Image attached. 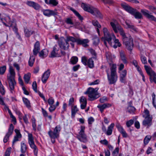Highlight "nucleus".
Instances as JSON below:
<instances>
[{"mask_svg": "<svg viewBox=\"0 0 156 156\" xmlns=\"http://www.w3.org/2000/svg\"><path fill=\"white\" fill-rule=\"evenodd\" d=\"M110 24L115 32L117 33L119 31L122 36V41L126 48L131 51L133 47V40L132 37L130 36L127 37L123 28L120 26L116 25L113 22H111Z\"/></svg>", "mask_w": 156, "mask_h": 156, "instance_id": "nucleus-1", "label": "nucleus"}, {"mask_svg": "<svg viewBox=\"0 0 156 156\" xmlns=\"http://www.w3.org/2000/svg\"><path fill=\"white\" fill-rule=\"evenodd\" d=\"M81 7L84 11L90 13L98 18H102V16L100 12L97 9L90 6L89 4L82 3Z\"/></svg>", "mask_w": 156, "mask_h": 156, "instance_id": "nucleus-2", "label": "nucleus"}, {"mask_svg": "<svg viewBox=\"0 0 156 156\" xmlns=\"http://www.w3.org/2000/svg\"><path fill=\"white\" fill-rule=\"evenodd\" d=\"M122 7L127 12L133 16L136 19H141L143 16L141 14L137 11L136 9L133 8L128 5L126 3L121 4Z\"/></svg>", "mask_w": 156, "mask_h": 156, "instance_id": "nucleus-3", "label": "nucleus"}, {"mask_svg": "<svg viewBox=\"0 0 156 156\" xmlns=\"http://www.w3.org/2000/svg\"><path fill=\"white\" fill-rule=\"evenodd\" d=\"M103 31L104 33V37L101 38L102 41H103L105 45L107 46V42L110 45H112V40L115 38V36L114 34H109L107 29L105 27L103 29Z\"/></svg>", "mask_w": 156, "mask_h": 156, "instance_id": "nucleus-4", "label": "nucleus"}, {"mask_svg": "<svg viewBox=\"0 0 156 156\" xmlns=\"http://www.w3.org/2000/svg\"><path fill=\"white\" fill-rule=\"evenodd\" d=\"M110 69L111 70V76L109 75L108 70H107L106 72L109 83L110 84H112L116 82L118 77L116 71V65L113 64Z\"/></svg>", "mask_w": 156, "mask_h": 156, "instance_id": "nucleus-5", "label": "nucleus"}, {"mask_svg": "<svg viewBox=\"0 0 156 156\" xmlns=\"http://www.w3.org/2000/svg\"><path fill=\"white\" fill-rule=\"evenodd\" d=\"M98 89V88L94 89L89 87L84 93L85 94H88L90 100L93 101L98 98L99 97L97 91Z\"/></svg>", "mask_w": 156, "mask_h": 156, "instance_id": "nucleus-6", "label": "nucleus"}, {"mask_svg": "<svg viewBox=\"0 0 156 156\" xmlns=\"http://www.w3.org/2000/svg\"><path fill=\"white\" fill-rule=\"evenodd\" d=\"M85 127L81 126L80 130L77 135V138L81 142L85 143L87 142V135L85 133Z\"/></svg>", "mask_w": 156, "mask_h": 156, "instance_id": "nucleus-7", "label": "nucleus"}, {"mask_svg": "<svg viewBox=\"0 0 156 156\" xmlns=\"http://www.w3.org/2000/svg\"><path fill=\"white\" fill-rule=\"evenodd\" d=\"M28 142L30 147L34 150V152L35 155H37L38 152V149L35 145L33 135L31 133L28 134Z\"/></svg>", "mask_w": 156, "mask_h": 156, "instance_id": "nucleus-8", "label": "nucleus"}, {"mask_svg": "<svg viewBox=\"0 0 156 156\" xmlns=\"http://www.w3.org/2000/svg\"><path fill=\"white\" fill-rule=\"evenodd\" d=\"M144 68L147 74L150 76L151 81L152 80L156 83V73L152 69L148 66L145 65Z\"/></svg>", "mask_w": 156, "mask_h": 156, "instance_id": "nucleus-9", "label": "nucleus"}, {"mask_svg": "<svg viewBox=\"0 0 156 156\" xmlns=\"http://www.w3.org/2000/svg\"><path fill=\"white\" fill-rule=\"evenodd\" d=\"M61 129V126L59 125L55 127L53 132L51 130H50L48 132V134L51 138L55 139L58 137Z\"/></svg>", "mask_w": 156, "mask_h": 156, "instance_id": "nucleus-10", "label": "nucleus"}, {"mask_svg": "<svg viewBox=\"0 0 156 156\" xmlns=\"http://www.w3.org/2000/svg\"><path fill=\"white\" fill-rule=\"evenodd\" d=\"M59 50V47L57 45H55L53 47V50L51 52L49 57L51 58L61 57V55L58 52Z\"/></svg>", "mask_w": 156, "mask_h": 156, "instance_id": "nucleus-11", "label": "nucleus"}, {"mask_svg": "<svg viewBox=\"0 0 156 156\" xmlns=\"http://www.w3.org/2000/svg\"><path fill=\"white\" fill-rule=\"evenodd\" d=\"M14 126L12 124H10V127L8 131L5 136L3 142L5 143L7 142L9 140V137L11 136L13 131Z\"/></svg>", "mask_w": 156, "mask_h": 156, "instance_id": "nucleus-12", "label": "nucleus"}, {"mask_svg": "<svg viewBox=\"0 0 156 156\" xmlns=\"http://www.w3.org/2000/svg\"><path fill=\"white\" fill-rule=\"evenodd\" d=\"M141 12L143 15L148 19L150 20L154 21L156 22V18L153 16L149 14L148 10L142 9L141 10Z\"/></svg>", "mask_w": 156, "mask_h": 156, "instance_id": "nucleus-13", "label": "nucleus"}, {"mask_svg": "<svg viewBox=\"0 0 156 156\" xmlns=\"http://www.w3.org/2000/svg\"><path fill=\"white\" fill-rule=\"evenodd\" d=\"M143 117L145 118V119L142 122V124L143 126H147V128H148L152 124V119L150 117H145L144 115Z\"/></svg>", "mask_w": 156, "mask_h": 156, "instance_id": "nucleus-14", "label": "nucleus"}, {"mask_svg": "<svg viewBox=\"0 0 156 156\" xmlns=\"http://www.w3.org/2000/svg\"><path fill=\"white\" fill-rule=\"evenodd\" d=\"M89 41L87 39H81L80 38H77V44L82 45L83 47L87 48L88 46V43Z\"/></svg>", "mask_w": 156, "mask_h": 156, "instance_id": "nucleus-15", "label": "nucleus"}, {"mask_svg": "<svg viewBox=\"0 0 156 156\" xmlns=\"http://www.w3.org/2000/svg\"><path fill=\"white\" fill-rule=\"evenodd\" d=\"M58 44L59 47L64 50H67L69 46L68 42H66V40L65 42H64L60 40L58 41Z\"/></svg>", "mask_w": 156, "mask_h": 156, "instance_id": "nucleus-16", "label": "nucleus"}, {"mask_svg": "<svg viewBox=\"0 0 156 156\" xmlns=\"http://www.w3.org/2000/svg\"><path fill=\"white\" fill-rule=\"evenodd\" d=\"M9 74L7 75V79L15 78L16 73L13 67L10 66L9 68Z\"/></svg>", "mask_w": 156, "mask_h": 156, "instance_id": "nucleus-17", "label": "nucleus"}, {"mask_svg": "<svg viewBox=\"0 0 156 156\" xmlns=\"http://www.w3.org/2000/svg\"><path fill=\"white\" fill-rule=\"evenodd\" d=\"M7 79L9 80V85L11 93H13V91L14 89V86L16 84L15 78Z\"/></svg>", "mask_w": 156, "mask_h": 156, "instance_id": "nucleus-18", "label": "nucleus"}, {"mask_svg": "<svg viewBox=\"0 0 156 156\" xmlns=\"http://www.w3.org/2000/svg\"><path fill=\"white\" fill-rule=\"evenodd\" d=\"M43 12L45 16L48 17L51 16H55L57 14L56 12L49 9L43 10Z\"/></svg>", "mask_w": 156, "mask_h": 156, "instance_id": "nucleus-19", "label": "nucleus"}, {"mask_svg": "<svg viewBox=\"0 0 156 156\" xmlns=\"http://www.w3.org/2000/svg\"><path fill=\"white\" fill-rule=\"evenodd\" d=\"M50 71L49 69H48L44 73L41 79L43 83H45L46 82L50 76Z\"/></svg>", "mask_w": 156, "mask_h": 156, "instance_id": "nucleus-20", "label": "nucleus"}, {"mask_svg": "<svg viewBox=\"0 0 156 156\" xmlns=\"http://www.w3.org/2000/svg\"><path fill=\"white\" fill-rule=\"evenodd\" d=\"M15 132L16 133V135L14 137V138L12 141V145H13L15 143L19 140L18 139L21 138L22 135L20 133V130L17 129H15Z\"/></svg>", "mask_w": 156, "mask_h": 156, "instance_id": "nucleus-21", "label": "nucleus"}, {"mask_svg": "<svg viewBox=\"0 0 156 156\" xmlns=\"http://www.w3.org/2000/svg\"><path fill=\"white\" fill-rule=\"evenodd\" d=\"M127 74V71L126 70H124L121 73L120 75V80L122 83L126 82V76Z\"/></svg>", "mask_w": 156, "mask_h": 156, "instance_id": "nucleus-22", "label": "nucleus"}, {"mask_svg": "<svg viewBox=\"0 0 156 156\" xmlns=\"http://www.w3.org/2000/svg\"><path fill=\"white\" fill-rule=\"evenodd\" d=\"M81 103L80 107L81 109H84L86 106L87 101L86 99L84 96H82L80 99Z\"/></svg>", "mask_w": 156, "mask_h": 156, "instance_id": "nucleus-23", "label": "nucleus"}, {"mask_svg": "<svg viewBox=\"0 0 156 156\" xmlns=\"http://www.w3.org/2000/svg\"><path fill=\"white\" fill-rule=\"evenodd\" d=\"M40 50V44L38 41H37L34 44V48L33 50V54L36 56Z\"/></svg>", "mask_w": 156, "mask_h": 156, "instance_id": "nucleus-24", "label": "nucleus"}, {"mask_svg": "<svg viewBox=\"0 0 156 156\" xmlns=\"http://www.w3.org/2000/svg\"><path fill=\"white\" fill-rule=\"evenodd\" d=\"M48 49H45L42 50L39 53V55L41 58L46 57L48 55Z\"/></svg>", "mask_w": 156, "mask_h": 156, "instance_id": "nucleus-25", "label": "nucleus"}, {"mask_svg": "<svg viewBox=\"0 0 156 156\" xmlns=\"http://www.w3.org/2000/svg\"><path fill=\"white\" fill-rule=\"evenodd\" d=\"M126 24L127 26V28L130 29V30L132 31L137 32V29L129 21H126Z\"/></svg>", "mask_w": 156, "mask_h": 156, "instance_id": "nucleus-26", "label": "nucleus"}, {"mask_svg": "<svg viewBox=\"0 0 156 156\" xmlns=\"http://www.w3.org/2000/svg\"><path fill=\"white\" fill-rule=\"evenodd\" d=\"M111 106V105L109 103H105L104 104L101 105H98L97 107L99 108L100 111L102 112L103 111V110L105 108L110 107Z\"/></svg>", "mask_w": 156, "mask_h": 156, "instance_id": "nucleus-27", "label": "nucleus"}, {"mask_svg": "<svg viewBox=\"0 0 156 156\" xmlns=\"http://www.w3.org/2000/svg\"><path fill=\"white\" fill-rule=\"evenodd\" d=\"M114 126L115 124L114 123H112L108 126L107 130L106 131L105 133L107 135H110L112 134Z\"/></svg>", "mask_w": 156, "mask_h": 156, "instance_id": "nucleus-28", "label": "nucleus"}, {"mask_svg": "<svg viewBox=\"0 0 156 156\" xmlns=\"http://www.w3.org/2000/svg\"><path fill=\"white\" fill-rule=\"evenodd\" d=\"M25 35L27 37H30L32 34L34 33V32L32 31L31 30L26 28L24 29Z\"/></svg>", "mask_w": 156, "mask_h": 156, "instance_id": "nucleus-29", "label": "nucleus"}, {"mask_svg": "<svg viewBox=\"0 0 156 156\" xmlns=\"http://www.w3.org/2000/svg\"><path fill=\"white\" fill-rule=\"evenodd\" d=\"M20 151L22 153H24L26 152L27 150L26 144L23 142H21L20 143Z\"/></svg>", "mask_w": 156, "mask_h": 156, "instance_id": "nucleus-30", "label": "nucleus"}, {"mask_svg": "<svg viewBox=\"0 0 156 156\" xmlns=\"http://www.w3.org/2000/svg\"><path fill=\"white\" fill-rule=\"evenodd\" d=\"M77 38H75L74 37L70 36H67L66 37V41L68 42L69 41H71L73 43L76 42H77Z\"/></svg>", "mask_w": 156, "mask_h": 156, "instance_id": "nucleus-31", "label": "nucleus"}, {"mask_svg": "<svg viewBox=\"0 0 156 156\" xmlns=\"http://www.w3.org/2000/svg\"><path fill=\"white\" fill-rule=\"evenodd\" d=\"M71 115L72 116L74 117L76 113L78 111V109L76 105L71 107Z\"/></svg>", "mask_w": 156, "mask_h": 156, "instance_id": "nucleus-32", "label": "nucleus"}, {"mask_svg": "<svg viewBox=\"0 0 156 156\" xmlns=\"http://www.w3.org/2000/svg\"><path fill=\"white\" fill-rule=\"evenodd\" d=\"M31 74L30 73L25 74L24 75L23 79L26 83H28L30 80Z\"/></svg>", "mask_w": 156, "mask_h": 156, "instance_id": "nucleus-33", "label": "nucleus"}, {"mask_svg": "<svg viewBox=\"0 0 156 156\" xmlns=\"http://www.w3.org/2000/svg\"><path fill=\"white\" fill-rule=\"evenodd\" d=\"M70 9L78 17L79 19L81 21H82L83 20V17L80 15L78 12L72 8H70Z\"/></svg>", "mask_w": 156, "mask_h": 156, "instance_id": "nucleus-34", "label": "nucleus"}, {"mask_svg": "<svg viewBox=\"0 0 156 156\" xmlns=\"http://www.w3.org/2000/svg\"><path fill=\"white\" fill-rule=\"evenodd\" d=\"M88 66L90 68H93L94 67V62L92 58H90L87 62Z\"/></svg>", "mask_w": 156, "mask_h": 156, "instance_id": "nucleus-35", "label": "nucleus"}, {"mask_svg": "<svg viewBox=\"0 0 156 156\" xmlns=\"http://www.w3.org/2000/svg\"><path fill=\"white\" fill-rule=\"evenodd\" d=\"M35 58L33 55H30L29 60L28 61V64L30 66H33L34 62L35 61Z\"/></svg>", "mask_w": 156, "mask_h": 156, "instance_id": "nucleus-36", "label": "nucleus"}, {"mask_svg": "<svg viewBox=\"0 0 156 156\" xmlns=\"http://www.w3.org/2000/svg\"><path fill=\"white\" fill-rule=\"evenodd\" d=\"M113 39H115L114 40V43L115 44L113 46V47L115 48H116L117 47H120L121 45V44L119 42V40L118 39L115 38Z\"/></svg>", "mask_w": 156, "mask_h": 156, "instance_id": "nucleus-37", "label": "nucleus"}, {"mask_svg": "<svg viewBox=\"0 0 156 156\" xmlns=\"http://www.w3.org/2000/svg\"><path fill=\"white\" fill-rule=\"evenodd\" d=\"M78 61V58L76 56H73L71 58L70 60V62L73 65L75 64Z\"/></svg>", "mask_w": 156, "mask_h": 156, "instance_id": "nucleus-38", "label": "nucleus"}, {"mask_svg": "<svg viewBox=\"0 0 156 156\" xmlns=\"http://www.w3.org/2000/svg\"><path fill=\"white\" fill-rule=\"evenodd\" d=\"M23 100L24 104L26 105V107L28 108H30V103L28 99L25 98H23Z\"/></svg>", "mask_w": 156, "mask_h": 156, "instance_id": "nucleus-39", "label": "nucleus"}, {"mask_svg": "<svg viewBox=\"0 0 156 156\" xmlns=\"http://www.w3.org/2000/svg\"><path fill=\"white\" fill-rule=\"evenodd\" d=\"M36 120L34 117H33L32 119V126L33 128V130L36 131Z\"/></svg>", "mask_w": 156, "mask_h": 156, "instance_id": "nucleus-40", "label": "nucleus"}, {"mask_svg": "<svg viewBox=\"0 0 156 156\" xmlns=\"http://www.w3.org/2000/svg\"><path fill=\"white\" fill-rule=\"evenodd\" d=\"M151 136H146L144 138V142L145 145H147L149 142L151 138Z\"/></svg>", "mask_w": 156, "mask_h": 156, "instance_id": "nucleus-41", "label": "nucleus"}, {"mask_svg": "<svg viewBox=\"0 0 156 156\" xmlns=\"http://www.w3.org/2000/svg\"><path fill=\"white\" fill-rule=\"evenodd\" d=\"M92 23L93 25L95 27L99 28H101V25L99 23L98 21L97 20H93Z\"/></svg>", "mask_w": 156, "mask_h": 156, "instance_id": "nucleus-42", "label": "nucleus"}, {"mask_svg": "<svg viewBox=\"0 0 156 156\" xmlns=\"http://www.w3.org/2000/svg\"><path fill=\"white\" fill-rule=\"evenodd\" d=\"M140 59L143 64H145L147 63V58L144 56L141 55L140 56Z\"/></svg>", "mask_w": 156, "mask_h": 156, "instance_id": "nucleus-43", "label": "nucleus"}, {"mask_svg": "<svg viewBox=\"0 0 156 156\" xmlns=\"http://www.w3.org/2000/svg\"><path fill=\"white\" fill-rule=\"evenodd\" d=\"M81 62L85 66H87V58L85 56H83L81 58Z\"/></svg>", "mask_w": 156, "mask_h": 156, "instance_id": "nucleus-44", "label": "nucleus"}, {"mask_svg": "<svg viewBox=\"0 0 156 156\" xmlns=\"http://www.w3.org/2000/svg\"><path fill=\"white\" fill-rule=\"evenodd\" d=\"M74 99L73 98H70L69 101L68 106L72 107L73 106L74 102Z\"/></svg>", "mask_w": 156, "mask_h": 156, "instance_id": "nucleus-45", "label": "nucleus"}, {"mask_svg": "<svg viewBox=\"0 0 156 156\" xmlns=\"http://www.w3.org/2000/svg\"><path fill=\"white\" fill-rule=\"evenodd\" d=\"M116 127L120 133L124 131L123 127L119 124H118L116 125Z\"/></svg>", "mask_w": 156, "mask_h": 156, "instance_id": "nucleus-46", "label": "nucleus"}, {"mask_svg": "<svg viewBox=\"0 0 156 156\" xmlns=\"http://www.w3.org/2000/svg\"><path fill=\"white\" fill-rule=\"evenodd\" d=\"M6 69L5 66H3L0 67V75H3L5 73Z\"/></svg>", "mask_w": 156, "mask_h": 156, "instance_id": "nucleus-47", "label": "nucleus"}, {"mask_svg": "<svg viewBox=\"0 0 156 156\" xmlns=\"http://www.w3.org/2000/svg\"><path fill=\"white\" fill-rule=\"evenodd\" d=\"M128 112L130 113H133L135 111V108L132 106H129L128 108Z\"/></svg>", "mask_w": 156, "mask_h": 156, "instance_id": "nucleus-48", "label": "nucleus"}, {"mask_svg": "<svg viewBox=\"0 0 156 156\" xmlns=\"http://www.w3.org/2000/svg\"><path fill=\"white\" fill-rule=\"evenodd\" d=\"M6 108H7L8 110V113L10 115V117L12 119L13 121H16V119L15 117L12 115V113L10 110L9 109L8 107L6 106Z\"/></svg>", "mask_w": 156, "mask_h": 156, "instance_id": "nucleus-49", "label": "nucleus"}, {"mask_svg": "<svg viewBox=\"0 0 156 156\" xmlns=\"http://www.w3.org/2000/svg\"><path fill=\"white\" fill-rule=\"evenodd\" d=\"M134 123V120L130 119L126 122V124L127 126L128 127H130Z\"/></svg>", "mask_w": 156, "mask_h": 156, "instance_id": "nucleus-50", "label": "nucleus"}, {"mask_svg": "<svg viewBox=\"0 0 156 156\" xmlns=\"http://www.w3.org/2000/svg\"><path fill=\"white\" fill-rule=\"evenodd\" d=\"M32 7L36 10H38L40 8L41 6L38 4L34 2Z\"/></svg>", "mask_w": 156, "mask_h": 156, "instance_id": "nucleus-51", "label": "nucleus"}, {"mask_svg": "<svg viewBox=\"0 0 156 156\" xmlns=\"http://www.w3.org/2000/svg\"><path fill=\"white\" fill-rule=\"evenodd\" d=\"M58 4L57 0H49V4H52L53 6H56Z\"/></svg>", "mask_w": 156, "mask_h": 156, "instance_id": "nucleus-52", "label": "nucleus"}, {"mask_svg": "<svg viewBox=\"0 0 156 156\" xmlns=\"http://www.w3.org/2000/svg\"><path fill=\"white\" fill-rule=\"evenodd\" d=\"M105 4H108L109 5H112L113 3L112 0H101Z\"/></svg>", "mask_w": 156, "mask_h": 156, "instance_id": "nucleus-53", "label": "nucleus"}, {"mask_svg": "<svg viewBox=\"0 0 156 156\" xmlns=\"http://www.w3.org/2000/svg\"><path fill=\"white\" fill-rule=\"evenodd\" d=\"M48 102L49 105H52L54 103V100L52 97H50L48 99Z\"/></svg>", "mask_w": 156, "mask_h": 156, "instance_id": "nucleus-54", "label": "nucleus"}, {"mask_svg": "<svg viewBox=\"0 0 156 156\" xmlns=\"http://www.w3.org/2000/svg\"><path fill=\"white\" fill-rule=\"evenodd\" d=\"M32 86L33 87V89L36 92H37V84L36 81H34L33 82Z\"/></svg>", "mask_w": 156, "mask_h": 156, "instance_id": "nucleus-55", "label": "nucleus"}, {"mask_svg": "<svg viewBox=\"0 0 156 156\" xmlns=\"http://www.w3.org/2000/svg\"><path fill=\"white\" fill-rule=\"evenodd\" d=\"M11 148H8L6 151H5V156H9L10 153L11 151Z\"/></svg>", "mask_w": 156, "mask_h": 156, "instance_id": "nucleus-56", "label": "nucleus"}, {"mask_svg": "<svg viewBox=\"0 0 156 156\" xmlns=\"http://www.w3.org/2000/svg\"><path fill=\"white\" fill-rule=\"evenodd\" d=\"M50 105V106L49 108V111L50 112H52L56 108V106L55 105Z\"/></svg>", "mask_w": 156, "mask_h": 156, "instance_id": "nucleus-57", "label": "nucleus"}, {"mask_svg": "<svg viewBox=\"0 0 156 156\" xmlns=\"http://www.w3.org/2000/svg\"><path fill=\"white\" fill-rule=\"evenodd\" d=\"M94 119L92 117H90L88 119V123L89 124H91L94 121Z\"/></svg>", "mask_w": 156, "mask_h": 156, "instance_id": "nucleus-58", "label": "nucleus"}, {"mask_svg": "<svg viewBox=\"0 0 156 156\" xmlns=\"http://www.w3.org/2000/svg\"><path fill=\"white\" fill-rule=\"evenodd\" d=\"M100 142L102 144L107 145H108V142L106 139H104L103 140H101Z\"/></svg>", "mask_w": 156, "mask_h": 156, "instance_id": "nucleus-59", "label": "nucleus"}, {"mask_svg": "<svg viewBox=\"0 0 156 156\" xmlns=\"http://www.w3.org/2000/svg\"><path fill=\"white\" fill-rule=\"evenodd\" d=\"M107 101V98L105 96L101 98L100 99V102L101 103H104V102Z\"/></svg>", "mask_w": 156, "mask_h": 156, "instance_id": "nucleus-60", "label": "nucleus"}, {"mask_svg": "<svg viewBox=\"0 0 156 156\" xmlns=\"http://www.w3.org/2000/svg\"><path fill=\"white\" fill-rule=\"evenodd\" d=\"M34 2L31 1H27L26 2V4L28 6L30 7H32L34 4Z\"/></svg>", "mask_w": 156, "mask_h": 156, "instance_id": "nucleus-61", "label": "nucleus"}, {"mask_svg": "<svg viewBox=\"0 0 156 156\" xmlns=\"http://www.w3.org/2000/svg\"><path fill=\"white\" fill-rule=\"evenodd\" d=\"M42 112L43 114V115L44 117H46L48 116V114L46 110H45L44 108H41Z\"/></svg>", "mask_w": 156, "mask_h": 156, "instance_id": "nucleus-62", "label": "nucleus"}, {"mask_svg": "<svg viewBox=\"0 0 156 156\" xmlns=\"http://www.w3.org/2000/svg\"><path fill=\"white\" fill-rule=\"evenodd\" d=\"M152 105L156 104L155 102V95L154 93H153L152 94Z\"/></svg>", "mask_w": 156, "mask_h": 156, "instance_id": "nucleus-63", "label": "nucleus"}, {"mask_svg": "<svg viewBox=\"0 0 156 156\" xmlns=\"http://www.w3.org/2000/svg\"><path fill=\"white\" fill-rule=\"evenodd\" d=\"M13 66L16 68L18 71H19L20 69V67L18 64L16 63H14L13 64Z\"/></svg>", "mask_w": 156, "mask_h": 156, "instance_id": "nucleus-64", "label": "nucleus"}]
</instances>
